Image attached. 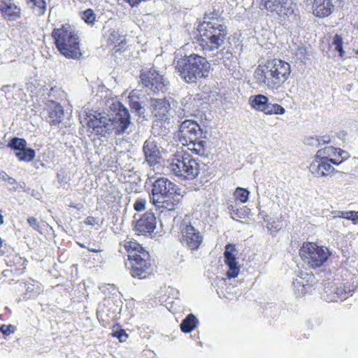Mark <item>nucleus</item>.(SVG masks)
<instances>
[{
  "label": "nucleus",
  "instance_id": "obj_1",
  "mask_svg": "<svg viewBox=\"0 0 358 358\" xmlns=\"http://www.w3.org/2000/svg\"><path fill=\"white\" fill-rule=\"evenodd\" d=\"M152 189L150 202L158 209L163 208L174 212L181 202L180 189L174 182L164 177L150 180Z\"/></svg>",
  "mask_w": 358,
  "mask_h": 358
},
{
  "label": "nucleus",
  "instance_id": "obj_2",
  "mask_svg": "<svg viewBox=\"0 0 358 358\" xmlns=\"http://www.w3.org/2000/svg\"><path fill=\"white\" fill-rule=\"evenodd\" d=\"M173 64L181 79L187 83H196L208 77L210 68L206 57L194 53L180 57L176 56Z\"/></svg>",
  "mask_w": 358,
  "mask_h": 358
},
{
  "label": "nucleus",
  "instance_id": "obj_3",
  "mask_svg": "<svg viewBox=\"0 0 358 358\" xmlns=\"http://www.w3.org/2000/svg\"><path fill=\"white\" fill-rule=\"evenodd\" d=\"M290 73L289 63L274 59L267 61L264 66H259L255 71V78L259 85L278 89L288 79Z\"/></svg>",
  "mask_w": 358,
  "mask_h": 358
},
{
  "label": "nucleus",
  "instance_id": "obj_4",
  "mask_svg": "<svg viewBox=\"0 0 358 358\" xmlns=\"http://www.w3.org/2000/svg\"><path fill=\"white\" fill-rule=\"evenodd\" d=\"M52 36L56 48L62 55L74 59L81 57L79 38L73 27L68 24H63L60 28L54 29Z\"/></svg>",
  "mask_w": 358,
  "mask_h": 358
},
{
  "label": "nucleus",
  "instance_id": "obj_5",
  "mask_svg": "<svg viewBox=\"0 0 358 358\" xmlns=\"http://www.w3.org/2000/svg\"><path fill=\"white\" fill-rule=\"evenodd\" d=\"M199 44L206 52L217 50L224 43L228 34L227 27L219 22H203L199 25Z\"/></svg>",
  "mask_w": 358,
  "mask_h": 358
},
{
  "label": "nucleus",
  "instance_id": "obj_6",
  "mask_svg": "<svg viewBox=\"0 0 358 358\" xmlns=\"http://www.w3.org/2000/svg\"><path fill=\"white\" fill-rule=\"evenodd\" d=\"M124 247L131 264V275L134 278H145L151 266L149 252L137 242H127Z\"/></svg>",
  "mask_w": 358,
  "mask_h": 358
},
{
  "label": "nucleus",
  "instance_id": "obj_7",
  "mask_svg": "<svg viewBox=\"0 0 358 358\" xmlns=\"http://www.w3.org/2000/svg\"><path fill=\"white\" fill-rule=\"evenodd\" d=\"M168 169L176 176L186 180L194 179L199 173L200 164L197 159L189 155H174Z\"/></svg>",
  "mask_w": 358,
  "mask_h": 358
},
{
  "label": "nucleus",
  "instance_id": "obj_8",
  "mask_svg": "<svg viewBox=\"0 0 358 358\" xmlns=\"http://www.w3.org/2000/svg\"><path fill=\"white\" fill-rule=\"evenodd\" d=\"M303 261L313 268L322 266L331 255L329 249L314 243H304L299 250Z\"/></svg>",
  "mask_w": 358,
  "mask_h": 358
},
{
  "label": "nucleus",
  "instance_id": "obj_9",
  "mask_svg": "<svg viewBox=\"0 0 358 358\" xmlns=\"http://www.w3.org/2000/svg\"><path fill=\"white\" fill-rule=\"evenodd\" d=\"M141 83L148 94L165 93L170 85L169 81L155 69L142 70L140 75Z\"/></svg>",
  "mask_w": 358,
  "mask_h": 358
},
{
  "label": "nucleus",
  "instance_id": "obj_10",
  "mask_svg": "<svg viewBox=\"0 0 358 358\" xmlns=\"http://www.w3.org/2000/svg\"><path fill=\"white\" fill-rule=\"evenodd\" d=\"M115 114L113 117H109L110 134L114 132L115 135L124 134L129 128L131 116L128 109L120 102L114 104Z\"/></svg>",
  "mask_w": 358,
  "mask_h": 358
},
{
  "label": "nucleus",
  "instance_id": "obj_11",
  "mask_svg": "<svg viewBox=\"0 0 358 358\" xmlns=\"http://www.w3.org/2000/svg\"><path fill=\"white\" fill-rule=\"evenodd\" d=\"M207 131L194 120H185L178 129V138L182 145L192 143L200 138H206Z\"/></svg>",
  "mask_w": 358,
  "mask_h": 358
},
{
  "label": "nucleus",
  "instance_id": "obj_12",
  "mask_svg": "<svg viewBox=\"0 0 358 358\" xmlns=\"http://www.w3.org/2000/svg\"><path fill=\"white\" fill-rule=\"evenodd\" d=\"M181 232L180 242L191 251L197 250L203 242L201 232L193 227L189 222L182 220L180 225Z\"/></svg>",
  "mask_w": 358,
  "mask_h": 358
},
{
  "label": "nucleus",
  "instance_id": "obj_13",
  "mask_svg": "<svg viewBox=\"0 0 358 358\" xmlns=\"http://www.w3.org/2000/svg\"><path fill=\"white\" fill-rule=\"evenodd\" d=\"M87 126L92 129L96 134L101 136H106L110 134L109 122L110 119L108 115L94 111V113L87 115Z\"/></svg>",
  "mask_w": 358,
  "mask_h": 358
},
{
  "label": "nucleus",
  "instance_id": "obj_14",
  "mask_svg": "<svg viewBox=\"0 0 358 358\" xmlns=\"http://www.w3.org/2000/svg\"><path fill=\"white\" fill-rule=\"evenodd\" d=\"M156 217L152 212L145 213L134 224V230L138 235L151 234L156 228Z\"/></svg>",
  "mask_w": 358,
  "mask_h": 358
},
{
  "label": "nucleus",
  "instance_id": "obj_15",
  "mask_svg": "<svg viewBox=\"0 0 358 358\" xmlns=\"http://www.w3.org/2000/svg\"><path fill=\"white\" fill-rule=\"evenodd\" d=\"M237 254L235 245L232 244H227L225 246L224 252V262L228 266L229 270L227 272V275L229 278H236L239 273V267L236 261V255Z\"/></svg>",
  "mask_w": 358,
  "mask_h": 358
},
{
  "label": "nucleus",
  "instance_id": "obj_16",
  "mask_svg": "<svg viewBox=\"0 0 358 358\" xmlns=\"http://www.w3.org/2000/svg\"><path fill=\"white\" fill-rule=\"evenodd\" d=\"M45 106L48 114L47 121L51 126H57L63 122L64 111L60 103L48 100L45 102Z\"/></svg>",
  "mask_w": 358,
  "mask_h": 358
},
{
  "label": "nucleus",
  "instance_id": "obj_17",
  "mask_svg": "<svg viewBox=\"0 0 358 358\" xmlns=\"http://www.w3.org/2000/svg\"><path fill=\"white\" fill-rule=\"evenodd\" d=\"M288 0H261L260 4L270 12H275L280 16L291 15L294 10L288 6Z\"/></svg>",
  "mask_w": 358,
  "mask_h": 358
},
{
  "label": "nucleus",
  "instance_id": "obj_18",
  "mask_svg": "<svg viewBox=\"0 0 358 358\" xmlns=\"http://www.w3.org/2000/svg\"><path fill=\"white\" fill-rule=\"evenodd\" d=\"M331 159L326 157H322V159L315 157L309 166L310 171L317 177L329 176L334 171V168L331 164Z\"/></svg>",
  "mask_w": 358,
  "mask_h": 358
},
{
  "label": "nucleus",
  "instance_id": "obj_19",
  "mask_svg": "<svg viewBox=\"0 0 358 358\" xmlns=\"http://www.w3.org/2000/svg\"><path fill=\"white\" fill-rule=\"evenodd\" d=\"M150 107L154 116L162 121L169 119L170 103L166 99H151Z\"/></svg>",
  "mask_w": 358,
  "mask_h": 358
},
{
  "label": "nucleus",
  "instance_id": "obj_20",
  "mask_svg": "<svg viewBox=\"0 0 358 358\" xmlns=\"http://www.w3.org/2000/svg\"><path fill=\"white\" fill-rule=\"evenodd\" d=\"M143 151L145 161L150 166H154L159 162L161 154L157 142L152 139H148L144 142Z\"/></svg>",
  "mask_w": 358,
  "mask_h": 358
},
{
  "label": "nucleus",
  "instance_id": "obj_21",
  "mask_svg": "<svg viewBox=\"0 0 358 358\" xmlns=\"http://www.w3.org/2000/svg\"><path fill=\"white\" fill-rule=\"evenodd\" d=\"M339 0H314L313 13L317 17H325L330 15Z\"/></svg>",
  "mask_w": 358,
  "mask_h": 358
},
{
  "label": "nucleus",
  "instance_id": "obj_22",
  "mask_svg": "<svg viewBox=\"0 0 358 358\" xmlns=\"http://www.w3.org/2000/svg\"><path fill=\"white\" fill-rule=\"evenodd\" d=\"M313 278V275L308 274V273L301 272L300 275L294 279L293 281V286L295 294L297 296H301L305 294L308 289L310 285L308 282Z\"/></svg>",
  "mask_w": 358,
  "mask_h": 358
},
{
  "label": "nucleus",
  "instance_id": "obj_23",
  "mask_svg": "<svg viewBox=\"0 0 358 358\" xmlns=\"http://www.w3.org/2000/svg\"><path fill=\"white\" fill-rule=\"evenodd\" d=\"M128 99L131 112L138 117L143 115L145 109L140 103L141 98L138 91L133 90L129 95Z\"/></svg>",
  "mask_w": 358,
  "mask_h": 358
},
{
  "label": "nucleus",
  "instance_id": "obj_24",
  "mask_svg": "<svg viewBox=\"0 0 358 358\" xmlns=\"http://www.w3.org/2000/svg\"><path fill=\"white\" fill-rule=\"evenodd\" d=\"M199 320L196 317L192 314H188L180 324V328L183 333H190L199 325Z\"/></svg>",
  "mask_w": 358,
  "mask_h": 358
},
{
  "label": "nucleus",
  "instance_id": "obj_25",
  "mask_svg": "<svg viewBox=\"0 0 358 358\" xmlns=\"http://www.w3.org/2000/svg\"><path fill=\"white\" fill-rule=\"evenodd\" d=\"M249 101L252 108L264 113L266 107V106L268 102V99L267 96L263 94H257L251 96L250 97Z\"/></svg>",
  "mask_w": 358,
  "mask_h": 358
},
{
  "label": "nucleus",
  "instance_id": "obj_26",
  "mask_svg": "<svg viewBox=\"0 0 358 358\" xmlns=\"http://www.w3.org/2000/svg\"><path fill=\"white\" fill-rule=\"evenodd\" d=\"M26 287V292L24 293V298L29 299L37 296L42 290L41 285L31 279L24 283Z\"/></svg>",
  "mask_w": 358,
  "mask_h": 358
},
{
  "label": "nucleus",
  "instance_id": "obj_27",
  "mask_svg": "<svg viewBox=\"0 0 358 358\" xmlns=\"http://www.w3.org/2000/svg\"><path fill=\"white\" fill-rule=\"evenodd\" d=\"M228 210L231 217L234 220H236V217L240 219L245 218L250 211V209L245 206L238 208L236 205L233 204L228 206Z\"/></svg>",
  "mask_w": 358,
  "mask_h": 358
},
{
  "label": "nucleus",
  "instance_id": "obj_28",
  "mask_svg": "<svg viewBox=\"0 0 358 358\" xmlns=\"http://www.w3.org/2000/svg\"><path fill=\"white\" fill-rule=\"evenodd\" d=\"M4 18L8 20H15L20 16V8L14 3L1 10Z\"/></svg>",
  "mask_w": 358,
  "mask_h": 358
},
{
  "label": "nucleus",
  "instance_id": "obj_29",
  "mask_svg": "<svg viewBox=\"0 0 358 358\" xmlns=\"http://www.w3.org/2000/svg\"><path fill=\"white\" fill-rule=\"evenodd\" d=\"M189 146V149L194 151L196 154L200 156L207 155L206 152V141H203V138L196 140L192 143H186Z\"/></svg>",
  "mask_w": 358,
  "mask_h": 358
},
{
  "label": "nucleus",
  "instance_id": "obj_30",
  "mask_svg": "<svg viewBox=\"0 0 358 358\" xmlns=\"http://www.w3.org/2000/svg\"><path fill=\"white\" fill-rule=\"evenodd\" d=\"M348 292H346L345 287L341 285L337 286L334 287L332 292L330 294V296H328L327 300L329 301H343L348 298Z\"/></svg>",
  "mask_w": 358,
  "mask_h": 358
},
{
  "label": "nucleus",
  "instance_id": "obj_31",
  "mask_svg": "<svg viewBox=\"0 0 358 358\" xmlns=\"http://www.w3.org/2000/svg\"><path fill=\"white\" fill-rule=\"evenodd\" d=\"M216 57L217 59L222 61L223 64L227 66H230L231 62L235 59L232 52L226 48H222L216 53Z\"/></svg>",
  "mask_w": 358,
  "mask_h": 358
},
{
  "label": "nucleus",
  "instance_id": "obj_32",
  "mask_svg": "<svg viewBox=\"0 0 358 358\" xmlns=\"http://www.w3.org/2000/svg\"><path fill=\"white\" fill-rule=\"evenodd\" d=\"M15 155L19 161L30 162L35 158L36 152L32 148L25 147L22 150L16 152Z\"/></svg>",
  "mask_w": 358,
  "mask_h": 358
},
{
  "label": "nucleus",
  "instance_id": "obj_33",
  "mask_svg": "<svg viewBox=\"0 0 358 358\" xmlns=\"http://www.w3.org/2000/svg\"><path fill=\"white\" fill-rule=\"evenodd\" d=\"M27 145V143L25 139L18 137H13L10 139L7 146L13 150L19 152L25 148Z\"/></svg>",
  "mask_w": 358,
  "mask_h": 358
},
{
  "label": "nucleus",
  "instance_id": "obj_34",
  "mask_svg": "<svg viewBox=\"0 0 358 358\" xmlns=\"http://www.w3.org/2000/svg\"><path fill=\"white\" fill-rule=\"evenodd\" d=\"M27 3L31 8L36 9L39 15H43L46 11L47 0H27Z\"/></svg>",
  "mask_w": 358,
  "mask_h": 358
},
{
  "label": "nucleus",
  "instance_id": "obj_35",
  "mask_svg": "<svg viewBox=\"0 0 358 358\" xmlns=\"http://www.w3.org/2000/svg\"><path fill=\"white\" fill-rule=\"evenodd\" d=\"M338 151V148H336L333 146H327L323 149H320L317 152L315 157L317 159L326 157L327 159H329V157L336 156V153Z\"/></svg>",
  "mask_w": 358,
  "mask_h": 358
},
{
  "label": "nucleus",
  "instance_id": "obj_36",
  "mask_svg": "<svg viewBox=\"0 0 358 358\" xmlns=\"http://www.w3.org/2000/svg\"><path fill=\"white\" fill-rule=\"evenodd\" d=\"M343 43V38L341 35L336 34L333 38L331 45L334 46L335 50L339 53L340 57H343L344 55Z\"/></svg>",
  "mask_w": 358,
  "mask_h": 358
},
{
  "label": "nucleus",
  "instance_id": "obj_37",
  "mask_svg": "<svg viewBox=\"0 0 358 358\" xmlns=\"http://www.w3.org/2000/svg\"><path fill=\"white\" fill-rule=\"evenodd\" d=\"M108 41L113 43H117L120 48H122L123 47L122 44L124 43L125 40L118 31L113 30L110 33Z\"/></svg>",
  "mask_w": 358,
  "mask_h": 358
},
{
  "label": "nucleus",
  "instance_id": "obj_38",
  "mask_svg": "<svg viewBox=\"0 0 358 358\" xmlns=\"http://www.w3.org/2000/svg\"><path fill=\"white\" fill-rule=\"evenodd\" d=\"M250 192L246 189L242 187L236 188L234 196L237 200H239L241 203H245L248 200Z\"/></svg>",
  "mask_w": 358,
  "mask_h": 358
},
{
  "label": "nucleus",
  "instance_id": "obj_39",
  "mask_svg": "<svg viewBox=\"0 0 358 358\" xmlns=\"http://www.w3.org/2000/svg\"><path fill=\"white\" fill-rule=\"evenodd\" d=\"M196 99L192 98V96H186L181 101V104L184 107V110H187L188 113H192L194 110V103Z\"/></svg>",
  "mask_w": 358,
  "mask_h": 358
},
{
  "label": "nucleus",
  "instance_id": "obj_40",
  "mask_svg": "<svg viewBox=\"0 0 358 358\" xmlns=\"http://www.w3.org/2000/svg\"><path fill=\"white\" fill-rule=\"evenodd\" d=\"M204 22H219V23H224V19L220 17L219 10H214L213 12L210 13H206Z\"/></svg>",
  "mask_w": 358,
  "mask_h": 358
},
{
  "label": "nucleus",
  "instance_id": "obj_41",
  "mask_svg": "<svg viewBox=\"0 0 358 358\" xmlns=\"http://www.w3.org/2000/svg\"><path fill=\"white\" fill-rule=\"evenodd\" d=\"M82 19L87 24H93L96 19V15L92 9L88 8L83 13Z\"/></svg>",
  "mask_w": 358,
  "mask_h": 358
},
{
  "label": "nucleus",
  "instance_id": "obj_42",
  "mask_svg": "<svg viewBox=\"0 0 358 358\" xmlns=\"http://www.w3.org/2000/svg\"><path fill=\"white\" fill-rule=\"evenodd\" d=\"M295 56L298 60L303 62L308 59V51L305 46L299 45L295 50Z\"/></svg>",
  "mask_w": 358,
  "mask_h": 358
},
{
  "label": "nucleus",
  "instance_id": "obj_43",
  "mask_svg": "<svg viewBox=\"0 0 358 358\" xmlns=\"http://www.w3.org/2000/svg\"><path fill=\"white\" fill-rule=\"evenodd\" d=\"M336 155L341 158V161L337 162L336 159H331V162L334 164L338 165L341 164L343 161L348 159L350 157V155L347 151L343 150L340 148H338V151Z\"/></svg>",
  "mask_w": 358,
  "mask_h": 358
},
{
  "label": "nucleus",
  "instance_id": "obj_44",
  "mask_svg": "<svg viewBox=\"0 0 358 358\" xmlns=\"http://www.w3.org/2000/svg\"><path fill=\"white\" fill-rule=\"evenodd\" d=\"M16 327L12 324H2L0 326V331L3 334L4 336H7L10 334H13L15 331Z\"/></svg>",
  "mask_w": 358,
  "mask_h": 358
},
{
  "label": "nucleus",
  "instance_id": "obj_45",
  "mask_svg": "<svg viewBox=\"0 0 358 358\" xmlns=\"http://www.w3.org/2000/svg\"><path fill=\"white\" fill-rule=\"evenodd\" d=\"M29 225L35 231L41 233V227L38 220L34 217H29L27 218Z\"/></svg>",
  "mask_w": 358,
  "mask_h": 358
},
{
  "label": "nucleus",
  "instance_id": "obj_46",
  "mask_svg": "<svg viewBox=\"0 0 358 358\" xmlns=\"http://www.w3.org/2000/svg\"><path fill=\"white\" fill-rule=\"evenodd\" d=\"M113 336L118 338L120 342H124L129 336L124 329H119L113 333Z\"/></svg>",
  "mask_w": 358,
  "mask_h": 358
},
{
  "label": "nucleus",
  "instance_id": "obj_47",
  "mask_svg": "<svg viewBox=\"0 0 358 358\" xmlns=\"http://www.w3.org/2000/svg\"><path fill=\"white\" fill-rule=\"evenodd\" d=\"M341 216H343V218L355 222L358 220V211H345V213H342Z\"/></svg>",
  "mask_w": 358,
  "mask_h": 358
},
{
  "label": "nucleus",
  "instance_id": "obj_48",
  "mask_svg": "<svg viewBox=\"0 0 358 358\" xmlns=\"http://www.w3.org/2000/svg\"><path fill=\"white\" fill-rule=\"evenodd\" d=\"M146 204V200L145 199H138L134 204V208L136 211H142L145 209Z\"/></svg>",
  "mask_w": 358,
  "mask_h": 358
},
{
  "label": "nucleus",
  "instance_id": "obj_49",
  "mask_svg": "<svg viewBox=\"0 0 358 358\" xmlns=\"http://www.w3.org/2000/svg\"><path fill=\"white\" fill-rule=\"evenodd\" d=\"M319 141L317 140V136L316 137H307L305 139V144L313 146V147H318Z\"/></svg>",
  "mask_w": 358,
  "mask_h": 358
},
{
  "label": "nucleus",
  "instance_id": "obj_50",
  "mask_svg": "<svg viewBox=\"0 0 358 358\" xmlns=\"http://www.w3.org/2000/svg\"><path fill=\"white\" fill-rule=\"evenodd\" d=\"M266 228L268 230H275L278 231L281 227L279 225V224L275 221L270 222V220L266 224Z\"/></svg>",
  "mask_w": 358,
  "mask_h": 358
},
{
  "label": "nucleus",
  "instance_id": "obj_51",
  "mask_svg": "<svg viewBox=\"0 0 358 358\" xmlns=\"http://www.w3.org/2000/svg\"><path fill=\"white\" fill-rule=\"evenodd\" d=\"M7 182L13 185L12 189L13 191H16L18 187H22V185L19 184L15 178L10 176L7 180Z\"/></svg>",
  "mask_w": 358,
  "mask_h": 358
},
{
  "label": "nucleus",
  "instance_id": "obj_52",
  "mask_svg": "<svg viewBox=\"0 0 358 358\" xmlns=\"http://www.w3.org/2000/svg\"><path fill=\"white\" fill-rule=\"evenodd\" d=\"M285 113V108L280 105L275 103V108L273 110V115H282Z\"/></svg>",
  "mask_w": 358,
  "mask_h": 358
},
{
  "label": "nucleus",
  "instance_id": "obj_53",
  "mask_svg": "<svg viewBox=\"0 0 358 358\" xmlns=\"http://www.w3.org/2000/svg\"><path fill=\"white\" fill-rule=\"evenodd\" d=\"M275 103H272L271 102H268L267 105L266 106V110H264L265 114L266 115H273V110L275 108Z\"/></svg>",
  "mask_w": 358,
  "mask_h": 358
},
{
  "label": "nucleus",
  "instance_id": "obj_54",
  "mask_svg": "<svg viewBox=\"0 0 358 358\" xmlns=\"http://www.w3.org/2000/svg\"><path fill=\"white\" fill-rule=\"evenodd\" d=\"M85 223L87 224V225H91V226H94V224H96L98 223L97 222V220L96 218L92 217V216H88L85 220Z\"/></svg>",
  "mask_w": 358,
  "mask_h": 358
},
{
  "label": "nucleus",
  "instance_id": "obj_55",
  "mask_svg": "<svg viewBox=\"0 0 358 358\" xmlns=\"http://www.w3.org/2000/svg\"><path fill=\"white\" fill-rule=\"evenodd\" d=\"M317 140L319 141L318 146H320L323 144L329 143L330 142V137L328 136H320L317 137Z\"/></svg>",
  "mask_w": 358,
  "mask_h": 358
},
{
  "label": "nucleus",
  "instance_id": "obj_56",
  "mask_svg": "<svg viewBox=\"0 0 358 358\" xmlns=\"http://www.w3.org/2000/svg\"><path fill=\"white\" fill-rule=\"evenodd\" d=\"M12 3V0H0V10H2L9 5H11Z\"/></svg>",
  "mask_w": 358,
  "mask_h": 358
},
{
  "label": "nucleus",
  "instance_id": "obj_57",
  "mask_svg": "<svg viewBox=\"0 0 358 358\" xmlns=\"http://www.w3.org/2000/svg\"><path fill=\"white\" fill-rule=\"evenodd\" d=\"M259 216L261 217L266 222H268L270 220L269 215L264 213V211H260L259 213Z\"/></svg>",
  "mask_w": 358,
  "mask_h": 358
},
{
  "label": "nucleus",
  "instance_id": "obj_58",
  "mask_svg": "<svg viewBox=\"0 0 358 358\" xmlns=\"http://www.w3.org/2000/svg\"><path fill=\"white\" fill-rule=\"evenodd\" d=\"M10 176L3 171H0V179L3 181L7 182Z\"/></svg>",
  "mask_w": 358,
  "mask_h": 358
},
{
  "label": "nucleus",
  "instance_id": "obj_59",
  "mask_svg": "<svg viewBox=\"0 0 358 358\" xmlns=\"http://www.w3.org/2000/svg\"><path fill=\"white\" fill-rule=\"evenodd\" d=\"M342 213H345V212L344 211H336V212H334V217H343V216H341Z\"/></svg>",
  "mask_w": 358,
  "mask_h": 358
},
{
  "label": "nucleus",
  "instance_id": "obj_60",
  "mask_svg": "<svg viewBox=\"0 0 358 358\" xmlns=\"http://www.w3.org/2000/svg\"><path fill=\"white\" fill-rule=\"evenodd\" d=\"M4 222L3 216L2 215V210H0V225L3 224Z\"/></svg>",
  "mask_w": 358,
  "mask_h": 358
},
{
  "label": "nucleus",
  "instance_id": "obj_61",
  "mask_svg": "<svg viewBox=\"0 0 358 358\" xmlns=\"http://www.w3.org/2000/svg\"><path fill=\"white\" fill-rule=\"evenodd\" d=\"M88 250L92 252H100L102 250L101 249L88 248Z\"/></svg>",
  "mask_w": 358,
  "mask_h": 358
},
{
  "label": "nucleus",
  "instance_id": "obj_62",
  "mask_svg": "<svg viewBox=\"0 0 358 358\" xmlns=\"http://www.w3.org/2000/svg\"><path fill=\"white\" fill-rule=\"evenodd\" d=\"M10 85H3L2 87H1V91L4 92H6L7 90H8V89L10 88Z\"/></svg>",
  "mask_w": 358,
  "mask_h": 358
},
{
  "label": "nucleus",
  "instance_id": "obj_63",
  "mask_svg": "<svg viewBox=\"0 0 358 358\" xmlns=\"http://www.w3.org/2000/svg\"><path fill=\"white\" fill-rule=\"evenodd\" d=\"M357 54H358V51H357Z\"/></svg>",
  "mask_w": 358,
  "mask_h": 358
}]
</instances>
